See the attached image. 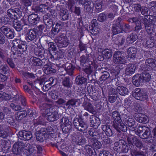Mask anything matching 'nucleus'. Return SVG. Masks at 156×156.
Masks as SVG:
<instances>
[{
  "label": "nucleus",
  "instance_id": "nucleus-28",
  "mask_svg": "<svg viewBox=\"0 0 156 156\" xmlns=\"http://www.w3.org/2000/svg\"><path fill=\"white\" fill-rule=\"evenodd\" d=\"M76 82L78 85H81L85 83L87 79L83 77L78 76L76 79Z\"/></svg>",
  "mask_w": 156,
  "mask_h": 156
},
{
  "label": "nucleus",
  "instance_id": "nucleus-56",
  "mask_svg": "<svg viewBox=\"0 0 156 156\" xmlns=\"http://www.w3.org/2000/svg\"><path fill=\"white\" fill-rule=\"evenodd\" d=\"M22 1L26 6L31 5L32 0H22Z\"/></svg>",
  "mask_w": 156,
  "mask_h": 156
},
{
  "label": "nucleus",
  "instance_id": "nucleus-29",
  "mask_svg": "<svg viewBox=\"0 0 156 156\" xmlns=\"http://www.w3.org/2000/svg\"><path fill=\"white\" fill-rule=\"evenodd\" d=\"M44 133H37L36 135V138L37 140L40 141V142H43L45 139V137L44 136L46 135H44Z\"/></svg>",
  "mask_w": 156,
  "mask_h": 156
},
{
  "label": "nucleus",
  "instance_id": "nucleus-14",
  "mask_svg": "<svg viewBox=\"0 0 156 156\" xmlns=\"http://www.w3.org/2000/svg\"><path fill=\"white\" fill-rule=\"evenodd\" d=\"M146 67L145 68H150L156 70V61L153 59L149 58L147 59L145 62Z\"/></svg>",
  "mask_w": 156,
  "mask_h": 156
},
{
  "label": "nucleus",
  "instance_id": "nucleus-32",
  "mask_svg": "<svg viewBox=\"0 0 156 156\" xmlns=\"http://www.w3.org/2000/svg\"><path fill=\"white\" fill-rule=\"evenodd\" d=\"M26 113L24 111H22L20 112H18L16 116L17 119L21 120L23 118L25 117L26 115Z\"/></svg>",
  "mask_w": 156,
  "mask_h": 156
},
{
  "label": "nucleus",
  "instance_id": "nucleus-58",
  "mask_svg": "<svg viewBox=\"0 0 156 156\" xmlns=\"http://www.w3.org/2000/svg\"><path fill=\"white\" fill-rule=\"evenodd\" d=\"M133 8L135 11L138 12L141 9V6L139 4H135L134 5Z\"/></svg>",
  "mask_w": 156,
  "mask_h": 156
},
{
  "label": "nucleus",
  "instance_id": "nucleus-6",
  "mask_svg": "<svg viewBox=\"0 0 156 156\" xmlns=\"http://www.w3.org/2000/svg\"><path fill=\"white\" fill-rule=\"evenodd\" d=\"M57 45L59 48L66 47L68 44V40L66 37L62 35L56 39Z\"/></svg>",
  "mask_w": 156,
  "mask_h": 156
},
{
  "label": "nucleus",
  "instance_id": "nucleus-7",
  "mask_svg": "<svg viewBox=\"0 0 156 156\" xmlns=\"http://www.w3.org/2000/svg\"><path fill=\"white\" fill-rule=\"evenodd\" d=\"M133 95L136 99L141 101L146 100L148 98L147 96L144 94L143 91L138 88L136 89L135 92L133 93Z\"/></svg>",
  "mask_w": 156,
  "mask_h": 156
},
{
  "label": "nucleus",
  "instance_id": "nucleus-12",
  "mask_svg": "<svg viewBox=\"0 0 156 156\" xmlns=\"http://www.w3.org/2000/svg\"><path fill=\"white\" fill-rule=\"evenodd\" d=\"M91 28L90 31L92 34L95 35L99 33L100 29L99 28L96 20L94 19L92 20L91 22Z\"/></svg>",
  "mask_w": 156,
  "mask_h": 156
},
{
  "label": "nucleus",
  "instance_id": "nucleus-23",
  "mask_svg": "<svg viewBox=\"0 0 156 156\" xmlns=\"http://www.w3.org/2000/svg\"><path fill=\"white\" fill-rule=\"evenodd\" d=\"M112 115L113 119V122H115V125L118 121H121V118L119 113L117 111H115L112 113Z\"/></svg>",
  "mask_w": 156,
  "mask_h": 156
},
{
  "label": "nucleus",
  "instance_id": "nucleus-11",
  "mask_svg": "<svg viewBox=\"0 0 156 156\" xmlns=\"http://www.w3.org/2000/svg\"><path fill=\"white\" fill-rule=\"evenodd\" d=\"M116 124L115 125V122H113V126L114 128L118 132H120L121 131L125 132L126 130V126L124 124L121 119V121H118L116 122Z\"/></svg>",
  "mask_w": 156,
  "mask_h": 156
},
{
  "label": "nucleus",
  "instance_id": "nucleus-22",
  "mask_svg": "<svg viewBox=\"0 0 156 156\" xmlns=\"http://www.w3.org/2000/svg\"><path fill=\"white\" fill-rule=\"evenodd\" d=\"M13 27L18 31H20L22 29L23 26L21 24V22L16 20H15L13 23Z\"/></svg>",
  "mask_w": 156,
  "mask_h": 156
},
{
  "label": "nucleus",
  "instance_id": "nucleus-51",
  "mask_svg": "<svg viewBox=\"0 0 156 156\" xmlns=\"http://www.w3.org/2000/svg\"><path fill=\"white\" fill-rule=\"evenodd\" d=\"M106 18V16L105 14L101 13L98 17V20L99 21L102 22L105 20Z\"/></svg>",
  "mask_w": 156,
  "mask_h": 156
},
{
  "label": "nucleus",
  "instance_id": "nucleus-44",
  "mask_svg": "<svg viewBox=\"0 0 156 156\" xmlns=\"http://www.w3.org/2000/svg\"><path fill=\"white\" fill-rule=\"evenodd\" d=\"M62 24L61 22L57 23L55 25L54 31L56 32H58L60 30L62 29Z\"/></svg>",
  "mask_w": 156,
  "mask_h": 156
},
{
  "label": "nucleus",
  "instance_id": "nucleus-17",
  "mask_svg": "<svg viewBox=\"0 0 156 156\" xmlns=\"http://www.w3.org/2000/svg\"><path fill=\"white\" fill-rule=\"evenodd\" d=\"M136 66L134 64H129L126 68V73L127 75H131L135 72Z\"/></svg>",
  "mask_w": 156,
  "mask_h": 156
},
{
  "label": "nucleus",
  "instance_id": "nucleus-1",
  "mask_svg": "<svg viewBox=\"0 0 156 156\" xmlns=\"http://www.w3.org/2000/svg\"><path fill=\"white\" fill-rule=\"evenodd\" d=\"M36 145L34 144H24L23 143L20 142L14 144L13 148V151L16 154L24 151V150H27L30 152L33 153L36 150Z\"/></svg>",
  "mask_w": 156,
  "mask_h": 156
},
{
  "label": "nucleus",
  "instance_id": "nucleus-35",
  "mask_svg": "<svg viewBox=\"0 0 156 156\" xmlns=\"http://www.w3.org/2000/svg\"><path fill=\"white\" fill-rule=\"evenodd\" d=\"M137 38V36L136 35H131L129 37L127 38V41L129 42V44L133 43Z\"/></svg>",
  "mask_w": 156,
  "mask_h": 156
},
{
  "label": "nucleus",
  "instance_id": "nucleus-9",
  "mask_svg": "<svg viewBox=\"0 0 156 156\" xmlns=\"http://www.w3.org/2000/svg\"><path fill=\"white\" fill-rule=\"evenodd\" d=\"M26 40L28 42L32 41L35 39L37 37L36 31L34 29L28 30L25 35Z\"/></svg>",
  "mask_w": 156,
  "mask_h": 156
},
{
  "label": "nucleus",
  "instance_id": "nucleus-25",
  "mask_svg": "<svg viewBox=\"0 0 156 156\" xmlns=\"http://www.w3.org/2000/svg\"><path fill=\"white\" fill-rule=\"evenodd\" d=\"M128 119L126 118V125L129 127L134 126L135 122L133 117L131 115H129L128 116Z\"/></svg>",
  "mask_w": 156,
  "mask_h": 156
},
{
  "label": "nucleus",
  "instance_id": "nucleus-62",
  "mask_svg": "<svg viewBox=\"0 0 156 156\" xmlns=\"http://www.w3.org/2000/svg\"><path fill=\"white\" fill-rule=\"evenodd\" d=\"M46 7V6L44 4L40 5L39 7V10L41 12L44 11L45 7Z\"/></svg>",
  "mask_w": 156,
  "mask_h": 156
},
{
  "label": "nucleus",
  "instance_id": "nucleus-54",
  "mask_svg": "<svg viewBox=\"0 0 156 156\" xmlns=\"http://www.w3.org/2000/svg\"><path fill=\"white\" fill-rule=\"evenodd\" d=\"M108 73H106L101 76L100 78V81L101 82L102 81H105L108 77Z\"/></svg>",
  "mask_w": 156,
  "mask_h": 156
},
{
  "label": "nucleus",
  "instance_id": "nucleus-19",
  "mask_svg": "<svg viewBox=\"0 0 156 156\" xmlns=\"http://www.w3.org/2000/svg\"><path fill=\"white\" fill-rule=\"evenodd\" d=\"M138 121L140 123H146L148 122L147 116L144 114L139 113L136 116Z\"/></svg>",
  "mask_w": 156,
  "mask_h": 156
},
{
  "label": "nucleus",
  "instance_id": "nucleus-10",
  "mask_svg": "<svg viewBox=\"0 0 156 156\" xmlns=\"http://www.w3.org/2000/svg\"><path fill=\"white\" fill-rule=\"evenodd\" d=\"M124 54L119 51L115 52L114 55V60L116 63H123L125 62Z\"/></svg>",
  "mask_w": 156,
  "mask_h": 156
},
{
  "label": "nucleus",
  "instance_id": "nucleus-3",
  "mask_svg": "<svg viewBox=\"0 0 156 156\" xmlns=\"http://www.w3.org/2000/svg\"><path fill=\"white\" fill-rule=\"evenodd\" d=\"M133 78L135 79V81L133 82L134 84L138 86L140 83L149 81L151 79V76L149 73L145 72L142 75L138 74L134 76Z\"/></svg>",
  "mask_w": 156,
  "mask_h": 156
},
{
  "label": "nucleus",
  "instance_id": "nucleus-60",
  "mask_svg": "<svg viewBox=\"0 0 156 156\" xmlns=\"http://www.w3.org/2000/svg\"><path fill=\"white\" fill-rule=\"evenodd\" d=\"M93 69L91 68V67L90 66L88 68H87L85 69V72H86L87 74H91L92 71H93Z\"/></svg>",
  "mask_w": 156,
  "mask_h": 156
},
{
  "label": "nucleus",
  "instance_id": "nucleus-18",
  "mask_svg": "<svg viewBox=\"0 0 156 156\" xmlns=\"http://www.w3.org/2000/svg\"><path fill=\"white\" fill-rule=\"evenodd\" d=\"M91 126L94 128L97 129L100 125V122L99 119L94 116L90 118V119Z\"/></svg>",
  "mask_w": 156,
  "mask_h": 156
},
{
  "label": "nucleus",
  "instance_id": "nucleus-20",
  "mask_svg": "<svg viewBox=\"0 0 156 156\" xmlns=\"http://www.w3.org/2000/svg\"><path fill=\"white\" fill-rule=\"evenodd\" d=\"M101 128L107 136H112V132L109 126L104 124L101 126Z\"/></svg>",
  "mask_w": 156,
  "mask_h": 156
},
{
  "label": "nucleus",
  "instance_id": "nucleus-24",
  "mask_svg": "<svg viewBox=\"0 0 156 156\" xmlns=\"http://www.w3.org/2000/svg\"><path fill=\"white\" fill-rule=\"evenodd\" d=\"M77 124H79V127L78 128V129L80 131H83L85 130L87 128V124L83 121L80 120Z\"/></svg>",
  "mask_w": 156,
  "mask_h": 156
},
{
  "label": "nucleus",
  "instance_id": "nucleus-26",
  "mask_svg": "<svg viewBox=\"0 0 156 156\" xmlns=\"http://www.w3.org/2000/svg\"><path fill=\"white\" fill-rule=\"evenodd\" d=\"M30 62L32 65L34 66H38L41 64L40 60L35 57L31 58L30 59Z\"/></svg>",
  "mask_w": 156,
  "mask_h": 156
},
{
  "label": "nucleus",
  "instance_id": "nucleus-41",
  "mask_svg": "<svg viewBox=\"0 0 156 156\" xmlns=\"http://www.w3.org/2000/svg\"><path fill=\"white\" fill-rule=\"evenodd\" d=\"M117 90H116L115 87H111L109 90L108 92V95L117 96Z\"/></svg>",
  "mask_w": 156,
  "mask_h": 156
},
{
  "label": "nucleus",
  "instance_id": "nucleus-55",
  "mask_svg": "<svg viewBox=\"0 0 156 156\" xmlns=\"http://www.w3.org/2000/svg\"><path fill=\"white\" fill-rule=\"evenodd\" d=\"M74 69V67L71 65L68 66L66 69V71L69 73H71Z\"/></svg>",
  "mask_w": 156,
  "mask_h": 156
},
{
  "label": "nucleus",
  "instance_id": "nucleus-52",
  "mask_svg": "<svg viewBox=\"0 0 156 156\" xmlns=\"http://www.w3.org/2000/svg\"><path fill=\"white\" fill-rule=\"evenodd\" d=\"M154 45V43L150 39L147 41L146 45L148 48H151L153 47Z\"/></svg>",
  "mask_w": 156,
  "mask_h": 156
},
{
  "label": "nucleus",
  "instance_id": "nucleus-31",
  "mask_svg": "<svg viewBox=\"0 0 156 156\" xmlns=\"http://www.w3.org/2000/svg\"><path fill=\"white\" fill-rule=\"evenodd\" d=\"M94 149L98 150L100 149L102 147L101 143L97 140H95L92 144Z\"/></svg>",
  "mask_w": 156,
  "mask_h": 156
},
{
  "label": "nucleus",
  "instance_id": "nucleus-63",
  "mask_svg": "<svg viewBox=\"0 0 156 156\" xmlns=\"http://www.w3.org/2000/svg\"><path fill=\"white\" fill-rule=\"evenodd\" d=\"M131 154L132 156H136L138 154V152L135 149L131 150Z\"/></svg>",
  "mask_w": 156,
  "mask_h": 156
},
{
  "label": "nucleus",
  "instance_id": "nucleus-64",
  "mask_svg": "<svg viewBox=\"0 0 156 156\" xmlns=\"http://www.w3.org/2000/svg\"><path fill=\"white\" fill-rule=\"evenodd\" d=\"M66 101L63 99L60 98L58 99V101H56V102L59 105L63 104L65 103Z\"/></svg>",
  "mask_w": 156,
  "mask_h": 156
},
{
  "label": "nucleus",
  "instance_id": "nucleus-46",
  "mask_svg": "<svg viewBox=\"0 0 156 156\" xmlns=\"http://www.w3.org/2000/svg\"><path fill=\"white\" fill-rule=\"evenodd\" d=\"M100 156H113L108 151L102 150L101 151Z\"/></svg>",
  "mask_w": 156,
  "mask_h": 156
},
{
  "label": "nucleus",
  "instance_id": "nucleus-38",
  "mask_svg": "<svg viewBox=\"0 0 156 156\" xmlns=\"http://www.w3.org/2000/svg\"><path fill=\"white\" fill-rule=\"evenodd\" d=\"M95 7L97 11L101 12L102 10V2L101 1H97L95 2Z\"/></svg>",
  "mask_w": 156,
  "mask_h": 156
},
{
  "label": "nucleus",
  "instance_id": "nucleus-8",
  "mask_svg": "<svg viewBox=\"0 0 156 156\" xmlns=\"http://www.w3.org/2000/svg\"><path fill=\"white\" fill-rule=\"evenodd\" d=\"M17 135L19 139L25 141L29 140L32 137V135L30 132L25 130L19 132Z\"/></svg>",
  "mask_w": 156,
  "mask_h": 156
},
{
  "label": "nucleus",
  "instance_id": "nucleus-57",
  "mask_svg": "<svg viewBox=\"0 0 156 156\" xmlns=\"http://www.w3.org/2000/svg\"><path fill=\"white\" fill-rule=\"evenodd\" d=\"M1 30L3 33L5 34H8L9 31H10L9 28H8L5 27H2Z\"/></svg>",
  "mask_w": 156,
  "mask_h": 156
},
{
  "label": "nucleus",
  "instance_id": "nucleus-13",
  "mask_svg": "<svg viewBox=\"0 0 156 156\" xmlns=\"http://www.w3.org/2000/svg\"><path fill=\"white\" fill-rule=\"evenodd\" d=\"M136 52V49L135 48L131 47L128 49L127 50V58L129 60L131 61L135 57Z\"/></svg>",
  "mask_w": 156,
  "mask_h": 156
},
{
  "label": "nucleus",
  "instance_id": "nucleus-2",
  "mask_svg": "<svg viewBox=\"0 0 156 156\" xmlns=\"http://www.w3.org/2000/svg\"><path fill=\"white\" fill-rule=\"evenodd\" d=\"M42 110H44L43 115L47 117L49 121H54L58 118V115L56 112H52V108L50 105L44 104L40 107Z\"/></svg>",
  "mask_w": 156,
  "mask_h": 156
},
{
  "label": "nucleus",
  "instance_id": "nucleus-27",
  "mask_svg": "<svg viewBox=\"0 0 156 156\" xmlns=\"http://www.w3.org/2000/svg\"><path fill=\"white\" fill-rule=\"evenodd\" d=\"M60 16L62 17V19L63 20H67L69 17V14L68 11L66 10H61L60 13Z\"/></svg>",
  "mask_w": 156,
  "mask_h": 156
},
{
  "label": "nucleus",
  "instance_id": "nucleus-5",
  "mask_svg": "<svg viewBox=\"0 0 156 156\" xmlns=\"http://www.w3.org/2000/svg\"><path fill=\"white\" fill-rule=\"evenodd\" d=\"M98 54L99 56L98 57L99 60L102 61L104 58H109L112 56V53L111 50L109 49L103 50L101 48L98 49Z\"/></svg>",
  "mask_w": 156,
  "mask_h": 156
},
{
  "label": "nucleus",
  "instance_id": "nucleus-47",
  "mask_svg": "<svg viewBox=\"0 0 156 156\" xmlns=\"http://www.w3.org/2000/svg\"><path fill=\"white\" fill-rule=\"evenodd\" d=\"M117 96L109 95L108 100L109 102L111 103L114 102L117 99Z\"/></svg>",
  "mask_w": 156,
  "mask_h": 156
},
{
  "label": "nucleus",
  "instance_id": "nucleus-53",
  "mask_svg": "<svg viewBox=\"0 0 156 156\" xmlns=\"http://www.w3.org/2000/svg\"><path fill=\"white\" fill-rule=\"evenodd\" d=\"M62 83L63 85L67 87L69 86V79L68 78H65Z\"/></svg>",
  "mask_w": 156,
  "mask_h": 156
},
{
  "label": "nucleus",
  "instance_id": "nucleus-39",
  "mask_svg": "<svg viewBox=\"0 0 156 156\" xmlns=\"http://www.w3.org/2000/svg\"><path fill=\"white\" fill-rule=\"evenodd\" d=\"M76 1H77V2L79 4H81L82 5H84L86 0H70L69 2V5H73L74 2Z\"/></svg>",
  "mask_w": 156,
  "mask_h": 156
},
{
  "label": "nucleus",
  "instance_id": "nucleus-37",
  "mask_svg": "<svg viewBox=\"0 0 156 156\" xmlns=\"http://www.w3.org/2000/svg\"><path fill=\"white\" fill-rule=\"evenodd\" d=\"M18 48L20 49L21 51L23 52L27 49V46L26 42H23L18 45Z\"/></svg>",
  "mask_w": 156,
  "mask_h": 156
},
{
  "label": "nucleus",
  "instance_id": "nucleus-45",
  "mask_svg": "<svg viewBox=\"0 0 156 156\" xmlns=\"http://www.w3.org/2000/svg\"><path fill=\"white\" fill-rule=\"evenodd\" d=\"M62 125L67 126L69 125H71L70 122H69L68 119L66 118H63L62 119Z\"/></svg>",
  "mask_w": 156,
  "mask_h": 156
},
{
  "label": "nucleus",
  "instance_id": "nucleus-4",
  "mask_svg": "<svg viewBox=\"0 0 156 156\" xmlns=\"http://www.w3.org/2000/svg\"><path fill=\"white\" fill-rule=\"evenodd\" d=\"M114 149L118 152L121 151L124 153L127 152L129 150L126 143L123 140H120L114 143Z\"/></svg>",
  "mask_w": 156,
  "mask_h": 156
},
{
  "label": "nucleus",
  "instance_id": "nucleus-43",
  "mask_svg": "<svg viewBox=\"0 0 156 156\" xmlns=\"http://www.w3.org/2000/svg\"><path fill=\"white\" fill-rule=\"evenodd\" d=\"M81 136H76V137H73L72 138L74 142H77L79 145L81 144V142L83 141L84 140L83 139L81 140Z\"/></svg>",
  "mask_w": 156,
  "mask_h": 156
},
{
  "label": "nucleus",
  "instance_id": "nucleus-61",
  "mask_svg": "<svg viewBox=\"0 0 156 156\" xmlns=\"http://www.w3.org/2000/svg\"><path fill=\"white\" fill-rule=\"evenodd\" d=\"M51 98L54 99H57L58 98V96L55 94L52 93L50 94Z\"/></svg>",
  "mask_w": 156,
  "mask_h": 156
},
{
  "label": "nucleus",
  "instance_id": "nucleus-50",
  "mask_svg": "<svg viewBox=\"0 0 156 156\" xmlns=\"http://www.w3.org/2000/svg\"><path fill=\"white\" fill-rule=\"evenodd\" d=\"M10 107L12 108L15 111H20L21 110V107L20 106L15 105L13 103L10 104Z\"/></svg>",
  "mask_w": 156,
  "mask_h": 156
},
{
  "label": "nucleus",
  "instance_id": "nucleus-40",
  "mask_svg": "<svg viewBox=\"0 0 156 156\" xmlns=\"http://www.w3.org/2000/svg\"><path fill=\"white\" fill-rule=\"evenodd\" d=\"M48 66L47 65H45L43 68L44 70H45V72H47V73H51L55 72V70Z\"/></svg>",
  "mask_w": 156,
  "mask_h": 156
},
{
  "label": "nucleus",
  "instance_id": "nucleus-33",
  "mask_svg": "<svg viewBox=\"0 0 156 156\" xmlns=\"http://www.w3.org/2000/svg\"><path fill=\"white\" fill-rule=\"evenodd\" d=\"M62 127L63 132L65 133H68L72 127L71 125L67 126L62 125Z\"/></svg>",
  "mask_w": 156,
  "mask_h": 156
},
{
  "label": "nucleus",
  "instance_id": "nucleus-59",
  "mask_svg": "<svg viewBox=\"0 0 156 156\" xmlns=\"http://www.w3.org/2000/svg\"><path fill=\"white\" fill-rule=\"evenodd\" d=\"M49 19V17L46 15H45L44 16V20L45 22L47 23H49V24H51L52 23V21H51V20L49 19H48H48Z\"/></svg>",
  "mask_w": 156,
  "mask_h": 156
},
{
  "label": "nucleus",
  "instance_id": "nucleus-49",
  "mask_svg": "<svg viewBox=\"0 0 156 156\" xmlns=\"http://www.w3.org/2000/svg\"><path fill=\"white\" fill-rule=\"evenodd\" d=\"M77 102L75 100H71L69 101L66 103V105H71L72 106H77V105H76L77 103Z\"/></svg>",
  "mask_w": 156,
  "mask_h": 156
},
{
  "label": "nucleus",
  "instance_id": "nucleus-15",
  "mask_svg": "<svg viewBox=\"0 0 156 156\" xmlns=\"http://www.w3.org/2000/svg\"><path fill=\"white\" fill-rule=\"evenodd\" d=\"M40 19L38 16L36 14H31L29 16L28 21L31 24L34 25L37 23Z\"/></svg>",
  "mask_w": 156,
  "mask_h": 156
},
{
  "label": "nucleus",
  "instance_id": "nucleus-34",
  "mask_svg": "<svg viewBox=\"0 0 156 156\" xmlns=\"http://www.w3.org/2000/svg\"><path fill=\"white\" fill-rule=\"evenodd\" d=\"M141 13L145 16H147L150 14V12L148 9L145 7H143L141 8Z\"/></svg>",
  "mask_w": 156,
  "mask_h": 156
},
{
  "label": "nucleus",
  "instance_id": "nucleus-36",
  "mask_svg": "<svg viewBox=\"0 0 156 156\" xmlns=\"http://www.w3.org/2000/svg\"><path fill=\"white\" fill-rule=\"evenodd\" d=\"M112 31L114 34H116L122 32L120 28L115 25H114L112 27Z\"/></svg>",
  "mask_w": 156,
  "mask_h": 156
},
{
  "label": "nucleus",
  "instance_id": "nucleus-16",
  "mask_svg": "<svg viewBox=\"0 0 156 156\" xmlns=\"http://www.w3.org/2000/svg\"><path fill=\"white\" fill-rule=\"evenodd\" d=\"M83 106L85 109L88 112L93 113L95 111L94 107L89 102L87 101V100H85L83 104Z\"/></svg>",
  "mask_w": 156,
  "mask_h": 156
},
{
  "label": "nucleus",
  "instance_id": "nucleus-42",
  "mask_svg": "<svg viewBox=\"0 0 156 156\" xmlns=\"http://www.w3.org/2000/svg\"><path fill=\"white\" fill-rule=\"evenodd\" d=\"M48 51L50 53L51 51H56V48L52 42H50L48 44Z\"/></svg>",
  "mask_w": 156,
  "mask_h": 156
},
{
  "label": "nucleus",
  "instance_id": "nucleus-21",
  "mask_svg": "<svg viewBox=\"0 0 156 156\" xmlns=\"http://www.w3.org/2000/svg\"><path fill=\"white\" fill-rule=\"evenodd\" d=\"M117 92L121 95L125 96L127 94L128 90L125 87L118 86L117 87Z\"/></svg>",
  "mask_w": 156,
  "mask_h": 156
},
{
  "label": "nucleus",
  "instance_id": "nucleus-30",
  "mask_svg": "<svg viewBox=\"0 0 156 156\" xmlns=\"http://www.w3.org/2000/svg\"><path fill=\"white\" fill-rule=\"evenodd\" d=\"M136 18H133L131 19L130 20H132L133 22H135L136 26L135 27V29L136 30H140L141 29V23L139 20L136 21Z\"/></svg>",
  "mask_w": 156,
  "mask_h": 156
},
{
  "label": "nucleus",
  "instance_id": "nucleus-48",
  "mask_svg": "<svg viewBox=\"0 0 156 156\" xmlns=\"http://www.w3.org/2000/svg\"><path fill=\"white\" fill-rule=\"evenodd\" d=\"M142 129L143 128H142ZM143 128L144 129H146L145 131L144 132V133L143 134V136L145 138H147L148 137H149V136L150 135V131L149 129L148 128L145 127H143Z\"/></svg>",
  "mask_w": 156,
  "mask_h": 156
}]
</instances>
